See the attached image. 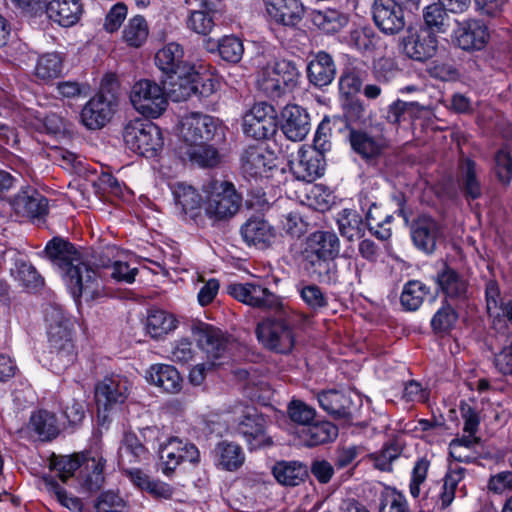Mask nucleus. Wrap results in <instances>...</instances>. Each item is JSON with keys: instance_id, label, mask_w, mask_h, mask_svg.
I'll use <instances>...</instances> for the list:
<instances>
[{"instance_id": "1", "label": "nucleus", "mask_w": 512, "mask_h": 512, "mask_svg": "<svg viewBox=\"0 0 512 512\" xmlns=\"http://www.w3.org/2000/svg\"><path fill=\"white\" fill-rule=\"evenodd\" d=\"M44 252L64 276L73 298L82 297L90 301L101 294L102 285L97 271L83 260L74 245L55 237L46 244Z\"/></svg>"}, {"instance_id": "2", "label": "nucleus", "mask_w": 512, "mask_h": 512, "mask_svg": "<svg viewBox=\"0 0 512 512\" xmlns=\"http://www.w3.org/2000/svg\"><path fill=\"white\" fill-rule=\"evenodd\" d=\"M340 252V241L337 235L330 231L311 233L301 252V262L305 271L319 282L334 284L338 280L335 258Z\"/></svg>"}, {"instance_id": "3", "label": "nucleus", "mask_w": 512, "mask_h": 512, "mask_svg": "<svg viewBox=\"0 0 512 512\" xmlns=\"http://www.w3.org/2000/svg\"><path fill=\"white\" fill-rule=\"evenodd\" d=\"M46 334L51 352L63 365L61 368L73 363L76 358L73 340V323L58 304H49L44 310Z\"/></svg>"}, {"instance_id": "4", "label": "nucleus", "mask_w": 512, "mask_h": 512, "mask_svg": "<svg viewBox=\"0 0 512 512\" xmlns=\"http://www.w3.org/2000/svg\"><path fill=\"white\" fill-rule=\"evenodd\" d=\"M203 210L213 221H223L233 217L240 209L241 195L233 183L226 180H210L203 185Z\"/></svg>"}, {"instance_id": "5", "label": "nucleus", "mask_w": 512, "mask_h": 512, "mask_svg": "<svg viewBox=\"0 0 512 512\" xmlns=\"http://www.w3.org/2000/svg\"><path fill=\"white\" fill-rule=\"evenodd\" d=\"M300 77L295 63L287 59L269 62L259 72L257 84L267 96L277 98L294 89Z\"/></svg>"}, {"instance_id": "6", "label": "nucleus", "mask_w": 512, "mask_h": 512, "mask_svg": "<svg viewBox=\"0 0 512 512\" xmlns=\"http://www.w3.org/2000/svg\"><path fill=\"white\" fill-rule=\"evenodd\" d=\"M123 139L130 150L147 158L156 156L164 144L161 129L143 119L129 121L124 127Z\"/></svg>"}, {"instance_id": "7", "label": "nucleus", "mask_w": 512, "mask_h": 512, "mask_svg": "<svg viewBox=\"0 0 512 512\" xmlns=\"http://www.w3.org/2000/svg\"><path fill=\"white\" fill-rule=\"evenodd\" d=\"M130 101L139 113L149 118L159 117L168 106L164 88L148 79L140 80L132 86Z\"/></svg>"}, {"instance_id": "8", "label": "nucleus", "mask_w": 512, "mask_h": 512, "mask_svg": "<svg viewBox=\"0 0 512 512\" xmlns=\"http://www.w3.org/2000/svg\"><path fill=\"white\" fill-rule=\"evenodd\" d=\"M256 335L264 347L277 353H289L294 347L292 327L282 318L263 320L257 325Z\"/></svg>"}, {"instance_id": "9", "label": "nucleus", "mask_w": 512, "mask_h": 512, "mask_svg": "<svg viewBox=\"0 0 512 512\" xmlns=\"http://www.w3.org/2000/svg\"><path fill=\"white\" fill-rule=\"evenodd\" d=\"M218 125V120L207 114L191 112L184 115L179 126L182 147L208 143L213 139Z\"/></svg>"}, {"instance_id": "10", "label": "nucleus", "mask_w": 512, "mask_h": 512, "mask_svg": "<svg viewBox=\"0 0 512 512\" xmlns=\"http://www.w3.org/2000/svg\"><path fill=\"white\" fill-rule=\"evenodd\" d=\"M277 127V112L266 102L254 104L243 117V132L256 140L272 137Z\"/></svg>"}, {"instance_id": "11", "label": "nucleus", "mask_w": 512, "mask_h": 512, "mask_svg": "<svg viewBox=\"0 0 512 512\" xmlns=\"http://www.w3.org/2000/svg\"><path fill=\"white\" fill-rule=\"evenodd\" d=\"M438 40L435 34L427 28H409L401 39V49L405 56L425 62L436 55Z\"/></svg>"}, {"instance_id": "12", "label": "nucleus", "mask_w": 512, "mask_h": 512, "mask_svg": "<svg viewBox=\"0 0 512 512\" xmlns=\"http://www.w3.org/2000/svg\"><path fill=\"white\" fill-rule=\"evenodd\" d=\"M131 383L127 377L113 374L105 377L95 386V400L99 410L108 411L123 404L130 392Z\"/></svg>"}, {"instance_id": "13", "label": "nucleus", "mask_w": 512, "mask_h": 512, "mask_svg": "<svg viewBox=\"0 0 512 512\" xmlns=\"http://www.w3.org/2000/svg\"><path fill=\"white\" fill-rule=\"evenodd\" d=\"M159 458L161 461V470L168 476L172 474L183 461L197 463L200 458V453L194 444L178 438H170L166 443L160 444Z\"/></svg>"}, {"instance_id": "14", "label": "nucleus", "mask_w": 512, "mask_h": 512, "mask_svg": "<svg viewBox=\"0 0 512 512\" xmlns=\"http://www.w3.org/2000/svg\"><path fill=\"white\" fill-rule=\"evenodd\" d=\"M228 293L236 300L263 310L277 309L280 298L266 287L256 283H235L228 286Z\"/></svg>"}, {"instance_id": "15", "label": "nucleus", "mask_w": 512, "mask_h": 512, "mask_svg": "<svg viewBox=\"0 0 512 512\" xmlns=\"http://www.w3.org/2000/svg\"><path fill=\"white\" fill-rule=\"evenodd\" d=\"M266 421L254 407H246L238 422L237 430L246 440L251 450L260 449L272 444L271 438L266 434Z\"/></svg>"}, {"instance_id": "16", "label": "nucleus", "mask_w": 512, "mask_h": 512, "mask_svg": "<svg viewBox=\"0 0 512 512\" xmlns=\"http://www.w3.org/2000/svg\"><path fill=\"white\" fill-rule=\"evenodd\" d=\"M241 170L246 177H270L277 167L274 154L262 145L247 147L241 155Z\"/></svg>"}, {"instance_id": "17", "label": "nucleus", "mask_w": 512, "mask_h": 512, "mask_svg": "<svg viewBox=\"0 0 512 512\" xmlns=\"http://www.w3.org/2000/svg\"><path fill=\"white\" fill-rule=\"evenodd\" d=\"M372 16L375 25L387 35L397 34L405 27L404 10L395 0H375Z\"/></svg>"}, {"instance_id": "18", "label": "nucleus", "mask_w": 512, "mask_h": 512, "mask_svg": "<svg viewBox=\"0 0 512 512\" xmlns=\"http://www.w3.org/2000/svg\"><path fill=\"white\" fill-rule=\"evenodd\" d=\"M199 73L192 65L184 66L163 79L167 94L175 102L187 100L198 91Z\"/></svg>"}, {"instance_id": "19", "label": "nucleus", "mask_w": 512, "mask_h": 512, "mask_svg": "<svg viewBox=\"0 0 512 512\" xmlns=\"http://www.w3.org/2000/svg\"><path fill=\"white\" fill-rule=\"evenodd\" d=\"M453 38L463 50H480L489 38L487 26L480 20L466 19L457 22Z\"/></svg>"}, {"instance_id": "20", "label": "nucleus", "mask_w": 512, "mask_h": 512, "mask_svg": "<svg viewBox=\"0 0 512 512\" xmlns=\"http://www.w3.org/2000/svg\"><path fill=\"white\" fill-rule=\"evenodd\" d=\"M280 128L287 139L302 141L311 129L310 116L299 105H287L281 112Z\"/></svg>"}, {"instance_id": "21", "label": "nucleus", "mask_w": 512, "mask_h": 512, "mask_svg": "<svg viewBox=\"0 0 512 512\" xmlns=\"http://www.w3.org/2000/svg\"><path fill=\"white\" fill-rule=\"evenodd\" d=\"M410 234L417 249L431 254L436 249L437 241L441 236V227L432 217L420 215L412 222Z\"/></svg>"}, {"instance_id": "22", "label": "nucleus", "mask_w": 512, "mask_h": 512, "mask_svg": "<svg viewBox=\"0 0 512 512\" xmlns=\"http://www.w3.org/2000/svg\"><path fill=\"white\" fill-rule=\"evenodd\" d=\"M290 169L298 180L312 182L324 173L323 157L311 149L300 148L290 161Z\"/></svg>"}, {"instance_id": "23", "label": "nucleus", "mask_w": 512, "mask_h": 512, "mask_svg": "<svg viewBox=\"0 0 512 512\" xmlns=\"http://www.w3.org/2000/svg\"><path fill=\"white\" fill-rule=\"evenodd\" d=\"M267 15L276 23L285 26L298 24L305 13L301 0H264Z\"/></svg>"}, {"instance_id": "24", "label": "nucleus", "mask_w": 512, "mask_h": 512, "mask_svg": "<svg viewBox=\"0 0 512 512\" xmlns=\"http://www.w3.org/2000/svg\"><path fill=\"white\" fill-rule=\"evenodd\" d=\"M361 210L366 213V222L369 230L380 240H387L391 236V229L387 227L392 215L384 214L377 206L376 201L366 193L359 195Z\"/></svg>"}, {"instance_id": "25", "label": "nucleus", "mask_w": 512, "mask_h": 512, "mask_svg": "<svg viewBox=\"0 0 512 512\" xmlns=\"http://www.w3.org/2000/svg\"><path fill=\"white\" fill-rule=\"evenodd\" d=\"M195 335L199 348L206 353L210 362H215L226 353L228 339L221 330L210 325H201Z\"/></svg>"}, {"instance_id": "26", "label": "nucleus", "mask_w": 512, "mask_h": 512, "mask_svg": "<svg viewBox=\"0 0 512 512\" xmlns=\"http://www.w3.org/2000/svg\"><path fill=\"white\" fill-rule=\"evenodd\" d=\"M10 204L17 215L32 219L41 218L48 211L47 199L34 189L19 192Z\"/></svg>"}, {"instance_id": "27", "label": "nucleus", "mask_w": 512, "mask_h": 512, "mask_svg": "<svg viewBox=\"0 0 512 512\" xmlns=\"http://www.w3.org/2000/svg\"><path fill=\"white\" fill-rule=\"evenodd\" d=\"M219 0H204L198 4L197 9L191 10L187 19V26L200 35H208L214 25L215 17L220 11Z\"/></svg>"}, {"instance_id": "28", "label": "nucleus", "mask_w": 512, "mask_h": 512, "mask_svg": "<svg viewBox=\"0 0 512 512\" xmlns=\"http://www.w3.org/2000/svg\"><path fill=\"white\" fill-rule=\"evenodd\" d=\"M349 142L352 150L367 162L379 158L386 148V141L361 130H351Z\"/></svg>"}, {"instance_id": "29", "label": "nucleus", "mask_w": 512, "mask_h": 512, "mask_svg": "<svg viewBox=\"0 0 512 512\" xmlns=\"http://www.w3.org/2000/svg\"><path fill=\"white\" fill-rule=\"evenodd\" d=\"M307 76L315 87L330 85L336 76V65L331 55L324 51L315 54L308 63Z\"/></svg>"}, {"instance_id": "30", "label": "nucleus", "mask_w": 512, "mask_h": 512, "mask_svg": "<svg viewBox=\"0 0 512 512\" xmlns=\"http://www.w3.org/2000/svg\"><path fill=\"white\" fill-rule=\"evenodd\" d=\"M112 103L103 94L91 98L81 111L82 123L89 129L102 128L112 115Z\"/></svg>"}, {"instance_id": "31", "label": "nucleus", "mask_w": 512, "mask_h": 512, "mask_svg": "<svg viewBox=\"0 0 512 512\" xmlns=\"http://www.w3.org/2000/svg\"><path fill=\"white\" fill-rule=\"evenodd\" d=\"M149 383L164 392L176 394L182 389L183 379L178 370L168 364H154L146 372Z\"/></svg>"}, {"instance_id": "32", "label": "nucleus", "mask_w": 512, "mask_h": 512, "mask_svg": "<svg viewBox=\"0 0 512 512\" xmlns=\"http://www.w3.org/2000/svg\"><path fill=\"white\" fill-rule=\"evenodd\" d=\"M82 13L80 0H52L47 3V17L64 27H70L78 22Z\"/></svg>"}, {"instance_id": "33", "label": "nucleus", "mask_w": 512, "mask_h": 512, "mask_svg": "<svg viewBox=\"0 0 512 512\" xmlns=\"http://www.w3.org/2000/svg\"><path fill=\"white\" fill-rule=\"evenodd\" d=\"M241 235L248 245L266 248L274 241L276 233L266 220L255 217L241 227Z\"/></svg>"}, {"instance_id": "34", "label": "nucleus", "mask_w": 512, "mask_h": 512, "mask_svg": "<svg viewBox=\"0 0 512 512\" xmlns=\"http://www.w3.org/2000/svg\"><path fill=\"white\" fill-rule=\"evenodd\" d=\"M436 281L439 289L451 301L463 302L467 299V280L454 269L445 267L437 274Z\"/></svg>"}, {"instance_id": "35", "label": "nucleus", "mask_w": 512, "mask_h": 512, "mask_svg": "<svg viewBox=\"0 0 512 512\" xmlns=\"http://www.w3.org/2000/svg\"><path fill=\"white\" fill-rule=\"evenodd\" d=\"M317 398L320 407L334 418H351L353 402L350 395L338 390H328L319 393Z\"/></svg>"}, {"instance_id": "36", "label": "nucleus", "mask_w": 512, "mask_h": 512, "mask_svg": "<svg viewBox=\"0 0 512 512\" xmlns=\"http://www.w3.org/2000/svg\"><path fill=\"white\" fill-rule=\"evenodd\" d=\"M176 206L191 219H195L203 209V197L190 185L177 183L172 188Z\"/></svg>"}, {"instance_id": "37", "label": "nucleus", "mask_w": 512, "mask_h": 512, "mask_svg": "<svg viewBox=\"0 0 512 512\" xmlns=\"http://www.w3.org/2000/svg\"><path fill=\"white\" fill-rule=\"evenodd\" d=\"M301 442L308 447L325 444L338 435L337 427L328 421L310 423L298 432Z\"/></svg>"}, {"instance_id": "38", "label": "nucleus", "mask_w": 512, "mask_h": 512, "mask_svg": "<svg viewBox=\"0 0 512 512\" xmlns=\"http://www.w3.org/2000/svg\"><path fill=\"white\" fill-rule=\"evenodd\" d=\"M214 460L216 465L222 470L236 471L245 462V454L240 445L221 441L214 449Z\"/></svg>"}, {"instance_id": "39", "label": "nucleus", "mask_w": 512, "mask_h": 512, "mask_svg": "<svg viewBox=\"0 0 512 512\" xmlns=\"http://www.w3.org/2000/svg\"><path fill=\"white\" fill-rule=\"evenodd\" d=\"M104 466L105 460L100 455L83 460L80 485L84 491L95 492L101 488L104 483Z\"/></svg>"}, {"instance_id": "40", "label": "nucleus", "mask_w": 512, "mask_h": 512, "mask_svg": "<svg viewBox=\"0 0 512 512\" xmlns=\"http://www.w3.org/2000/svg\"><path fill=\"white\" fill-rule=\"evenodd\" d=\"M183 56V48L178 43L171 42L156 53L155 63L165 77H168L169 74H175L177 70L190 65L183 60Z\"/></svg>"}, {"instance_id": "41", "label": "nucleus", "mask_w": 512, "mask_h": 512, "mask_svg": "<svg viewBox=\"0 0 512 512\" xmlns=\"http://www.w3.org/2000/svg\"><path fill=\"white\" fill-rule=\"evenodd\" d=\"M148 450L135 434L126 433L118 450L119 464L124 468L147 459Z\"/></svg>"}, {"instance_id": "42", "label": "nucleus", "mask_w": 512, "mask_h": 512, "mask_svg": "<svg viewBox=\"0 0 512 512\" xmlns=\"http://www.w3.org/2000/svg\"><path fill=\"white\" fill-rule=\"evenodd\" d=\"M459 185L466 198L477 199L482 194L476 163L469 158L460 163Z\"/></svg>"}, {"instance_id": "43", "label": "nucleus", "mask_w": 512, "mask_h": 512, "mask_svg": "<svg viewBox=\"0 0 512 512\" xmlns=\"http://www.w3.org/2000/svg\"><path fill=\"white\" fill-rule=\"evenodd\" d=\"M177 327V321L172 314L164 310H151L146 319V331L152 338H161Z\"/></svg>"}, {"instance_id": "44", "label": "nucleus", "mask_w": 512, "mask_h": 512, "mask_svg": "<svg viewBox=\"0 0 512 512\" xmlns=\"http://www.w3.org/2000/svg\"><path fill=\"white\" fill-rule=\"evenodd\" d=\"M273 475L282 485L297 486L304 480L307 470L301 463L282 461L273 467Z\"/></svg>"}, {"instance_id": "45", "label": "nucleus", "mask_w": 512, "mask_h": 512, "mask_svg": "<svg viewBox=\"0 0 512 512\" xmlns=\"http://www.w3.org/2000/svg\"><path fill=\"white\" fill-rule=\"evenodd\" d=\"M337 224L340 234L349 241H354L363 234L362 218L354 210L343 209L339 212Z\"/></svg>"}, {"instance_id": "46", "label": "nucleus", "mask_w": 512, "mask_h": 512, "mask_svg": "<svg viewBox=\"0 0 512 512\" xmlns=\"http://www.w3.org/2000/svg\"><path fill=\"white\" fill-rule=\"evenodd\" d=\"M429 288L418 280L407 282L401 293V304L408 311H416L422 305Z\"/></svg>"}, {"instance_id": "47", "label": "nucleus", "mask_w": 512, "mask_h": 512, "mask_svg": "<svg viewBox=\"0 0 512 512\" xmlns=\"http://www.w3.org/2000/svg\"><path fill=\"white\" fill-rule=\"evenodd\" d=\"M63 70V57L60 53L50 52L41 55L35 66V74L38 78L49 80L57 78Z\"/></svg>"}, {"instance_id": "48", "label": "nucleus", "mask_w": 512, "mask_h": 512, "mask_svg": "<svg viewBox=\"0 0 512 512\" xmlns=\"http://www.w3.org/2000/svg\"><path fill=\"white\" fill-rule=\"evenodd\" d=\"M30 423L42 440L53 439L59 433L55 415L46 410H40L32 414Z\"/></svg>"}, {"instance_id": "49", "label": "nucleus", "mask_w": 512, "mask_h": 512, "mask_svg": "<svg viewBox=\"0 0 512 512\" xmlns=\"http://www.w3.org/2000/svg\"><path fill=\"white\" fill-rule=\"evenodd\" d=\"M315 26L326 33H335L347 25L348 18L337 10L315 11L312 15Z\"/></svg>"}, {"instance_id": "50", "label": "nucleus", "mask_w": 512, "mask_h": 512, "mask_svg": "<svg viewBox=\"0 0 512 512\" xmlns=\"http://www.w3.org/2000/svg\"><path fill=\"white\" fill-rule=\"evenodd\" d=\"M180 153L190 161L203 166H214L218 162V153L212 147L205 144H195L188 147H180Z\"/></svg>"}, {"instance_id": "51", "label": "nucleus", "mask_w": 512, "mask_h": 512, "mask_svg": "<svg viewBox=\"0 0 512 512\" xmlns=\"http://www.w3.org/2000/svg\"><path fill=\"white\" fill-rule=\"evenodd\" d=\"M149 29L144 17L137 15L131 18L123 30L124 41L132 47H140L147 39Z\"/></svg>"}, {"instance_id": "52", "label": "nucleus", "mask_w": 512, "mask_h": 512, "mask_svg": "<svg viewBox=\"0 0 512 512\" xmlns=\"http://www.w3.org/2000/svg\"><path fill=\"white\" fill-rule=\"evenodd\" d=\"M87 458L84 454L54 456L51 460V468L63 482H66L78 468L82 467L83 460Z\"/></svg>"}, {"instance_id": "53", "label": "nucleus", "mask_w": 512, "mask_h": 512, "mask_svg": "<svg viewBox=\"0 0 512 512\" xmlns=\"http://www.w3.org/2000/svg\"><path fill=\"white\" fill-rule=\"evenodd\" d=\"M464 477L463 468L451 469L445 476L439 494V500L442 508L448 507L455 498V491L459 482Z\"/></svg>"}, {"instance_id": "54", "label": "nucleus", "mask_w": 512, "mask_h": 512, "mask_svg": "<svg viewBox=\"0 0 512 512\" xmlns=\"http://www.w3.org/2000/svg\"><path fill=\"white\" fill-rule=\"evenodd\" d=\"M217 48L221 58L230 63L239 62L244 52L243 43L235 36H224L218 41Z\"/></svg>"}, {"instance_id": "55", "label": "nucleus", "mask_w": 512, "mask_h": 512, "mask_svg": "<svg viewBox=\"0 0 512 512\" xmlns=\"http://www.w3.org/2000/svg\"><path fill=\"white\" fill-rule=\"evenodd\" d=\"M46 486L57 501L72 512H83V503L80 498L69 495L55 480H47Z\"/></svg>"}, {"instance_id": "56", "label": "nucleus", "mask_w": 512, "mask_h": 512, "mask_svg": "<svg viewBox=\"0 0 512 512\" xmlns=\"http://www.w3.org/2000/svg\"><path fill=\"white\" fill-rule=\"evenodd\" d=\"M446 9L438 3H433L425 7L423 11V19L427 29L430 31L436 29L437 31H443L448 20Z\"/></svg>"}, {"instance_id": "57", "label": "nucleus", "mask_w": 512, "mask_h": 512, "mask_svg": "<svg viewBox=\"0 0 512 512\" xmlns=\"http://www.w3.org/2000/svg\"><path fill=\"white\" fill-rule=\"evenodd\" d=\"M458 319L455 309L448 303L434 314L431 319V326L436 332H447L452 329Z\"/></svg>"}, {"instance_id": "58", "label": "nucleus", "mask_w": 512, "mask_h": 512, "mask_svg": "<svg viewBox=\"0 0 512 512\" xmlns=\"http://www.w3.org/2000/svg\"><path fill=\"white\" fill-rule=\"evenodd\" d=\"M298 292L303 302L313 310H318L328 305L325 294L315 284L299 286Z\"/></svg>"}, {"instance_id": "59", "label": "nucleus", "mask_w": 512, "mask_h": 512, "mask_svg": "<svg viewBox=\"0 0 512 512\" xmlns=\"http://www.w3.org/2000/svg\"><path fill=\"white\" fill-rule=\"evenodd\" d=\"M430 468V462L425 457L419 458L413 466L411 472V480L409 484V491L412 497L418 498L421 492V486L425 483L428 471Z\"/></svg>"}, {"instance_id": "60", "label": "nucleus", "mask_w": 512, "mask_h": 512, "mask_svg": "<svg viewBox=\"0 0 512 512\" xmlns=\"http://www.w3.org/2000/svg\"><path fill=\"white\" fill-rule=\"evenodd\" d=\"M97 512H126V502L114 491L101 493L95 503Z\"/></svg>"}, {"instance_id": "61", "label": "nucleus", "mask_w": 512, "mask_h": 512, "mask_svg": "<svg viewBox=\"0 0 512 512\" xmlns=\"http://www.w3.org/2000/svg\"><path fill=\"white\" fill-rule=\"evenodd\" d=\"M400 455V450L396 444H387L379 452L370 455L375 468L381 471H390L392 463Z\"/></svg>"}, {"instance_id": "62", "label": "nucleus", "mask_w": 512, "mask_h": 512, "mask_svg": "<svg viewBox=\"0 0 512 512\" xmlns=\"http://www.w3.org/2000/svg\"><path fill=\"white\" fill-rule=\"evenodd\" d=\"M349 42L361 52L371 51L375 47L376 36L371 28H357L351 31Z\"/></svg>"}, {"instance_id": "63", "label": "nucleus", "mask_w": 512, "mask_h": 512, "mask_svg": "<svg viewBox=\"0 0 512 512\" xmlns=\"http://www.w3.org/2000/svg\"><path fill=\"white\" fill-rule=\"evenodd\" d=\"M495 172L498 180L508 185L512 178V157L506 149L499 150L495 155Z\"/></svg>"}, {"instance_id": "64", "label": "nucleus", "mask_w": 512, "mask_h": 512, "mask_svg": "<svg viewBox=\"0 0 512 512\" xmlns=\"http://www.w3.org/2000/svg\"><path fill=\"white\" fill-rule=\"evenodd\" d=\"M380 512H408L405 497L395 491H388L382 496Z\"/></svg>"}]
</instances>
